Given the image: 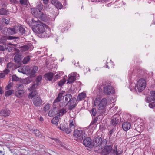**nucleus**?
Masks as SVG:
<instances>
[{"label":"nucleus","instance_id":"nucleus-54","mask_svg":"<svg viewBox=\"0 0 155 155\" xmlns=\"http://www.w3.org/2000/svg\"><path fill=\"white\" fill-rule=\"evenodd\" d=\"M12 87V85L11 84H9L6 87L5 89L7 90H10Z\"/></svg>","mask_w":155,"mask_h":155},{"label":"nucleus","instance_id":"nucleus-24","mask_svg":"<svg viewBox=\"0 0 155 155\" xmlns=\"http://www.w3.org/2000/svg\"><path fill=\"white\" fill-rule=\"evenodd\" d=\"M76 76V74L74 73L73 75L70 76L68 79V83L71 84L73 82L76 80L75 77Z\"/></svg>","mask_w":155,"mask_h":155},{"label":"nucleus","instance_id":"nucleus-55","mask_svg":"<svg viewBox=\"0 0 155 155\" xmlns=\"http://www.w3.org/2000/svg\"><path fill=\"white\" fill-rule=\"evenodd\" d=\"M97 119L96 118H94L91 123L90 125H92L95 124L97 123Z\"/></svg>","mask_w":155,"mask_h":155},{"label":"nucleus","instance_id":"nucleus-33","mask_svg":"<svg viewBox=\"0 0 155 155\" xmlns=\"http://www.w3.org/2000/svg\"><path fill=\"white\" fill-rule=\"evenodd\" d=\"M9 71L8 69H5L2 72L0 73V78H4L5 75L7 74Z\"/></svg>","mask_w":155,"mask_h":155},{"label":"nucleus","instance_id":"nucleus-38","mask_svg":"<svg viewBox=\"0 0 155 155\" xmlns=\"http://www.w3.org/2000/svg\"><path fill=\"white\" fill-rule=\"evenodd\" d=\"M1 23L2 25H8L9 23V21L5 18H3L1 20Z\"/></svg>","mask_w":155,"mask_h":155},{"label":"nucleus","instance_id":"nucleus-8","mask_svg":"<svg viewBox=\"0 0 155 155\" xmlns=\"http://www.w3.org/2000/svg\"><path fill=\"white\" fill-rule=\"evenodd\" d=\"M104 93L107 95L114 93V91L113 87L110 85V83L106 85L104 88Z\"/></svg>","mask_w":155,"mask_h":155},{"label":"nucleus","instance_id":"nucleus-16","mask_svg":"<svg viewBox=\"0 0 155 155\" xmlns=\"http://www.w3.org/2000/svg\"><path fill=\"white\" fill-rule=\"evenodd\" d=\"M38 69V68L37 66H34L32 68L27 70V74L30 75V76L33 77L35 76V74Z\"/></svg>","mask_w":155,"mask_h":155},{"label":"nucleus","instance_id":"nucleus-22","mask_svg":"<svg viewBox=\"0 0 155 155\" xmlns=\"http://www.w3.org/2000/svg\"><path fill=\"white\" fill-rule=\"evenodd\" d=\"M16 91L15 92V95L18 98H21L24 94L25 91Z\"/></svg>","mask_w":155,"mask_h":155},{"label":"nucleus","instance_id":"nucleus-17","mask_svg":"<svg viewBox=\"0 0 155 155\" xmlns=\"http://www.w3.org/2000/svg\"><path fill=\"white\" fill-rule=\"evenodd\" d=\"M58 108L56 107L53 108L49 112L48 115L50 117H52L55 115H58Z\"/></svg>","mask_w":155,"mask_h":155},{"label":"nucleus","instance_id":"nucleus-44","mask_svg":"<svg viewBox=\"0 0 155 155\" xmlns=\"http://www.w3.org/2000/svg\"><path fill=\"white\" fill-rule=\"evenodd\" d=\"M18 37H15L13 36H9L7 37V39L8 40H13L14 41H15L16 39H18Z\"/></svg>","mask_w":155,"mask_h":155},{"label":"nucleus","instance_id":"nucleus-20","mask_svg":"<svg viewBox=\"0 0 155 155\" xmlns=\"http://www.w3.org/2000/svg\"><path fill=\"white\" fill-rule=\"evenodd\" d=\"M122 128L125 131H127L130 129L131 127L130 124L127 122L123 123L122 125Z\"/></svg>","mask_w":155,"mask_h":155},{"label":"nucleus","instance_id":"nucleus-63","mask_svg":"<svg viewBox=\"0 0 155 155\" xmlns=\"http://www.w3.org/2000/svg\"><path fill=\"white\" fill-rule=\"evenodd\" d=\"M12 65V64L11 63H9L7 64V67L8 68H10L11 67Z\"/></svg>","mask_w":155,"mask_h":155},{"label":"nucleus","instance_id":"nucleus-34","mask_svg":"<svg viewBox=\"0 0 155 155\" xmlns=\"http://www.w3.org/2000/svg\"><path fill=\"white\" fill-rule=\"evenodd\" d=\"M63 97L65 99V102L68 103L69 102V101H70V99L72 98V97L71 95L69 94H66L65 96H64Z\"/></svg>","mask_w":155,"mask_h":155},{"label":"nucleus","instance_id":"nucleus-6","mask_svg":"<svg viewBox=\"0 0 155 155\" xmlns=\"http://www.w3.org/2000/svg\"><path fill=\"white\" fill-rule=\"evenodd\" d=\"M146 83L143 79H140L137 81L136 87L139 92H141L146 87Z\"/></svg>","mask_w":155,"mask_h":155},{"label":"nucleus","instance_id":"nucleus-7","mask_svg":"<svg viewBox=\"0 0 155 155\" xmlns=\"http://www.w3.org/2000/svg\"><path fill=\"white\" fill-rule=\"evenodd\" d=\"M107 141L106 139L102 140L101 137H98L95 138L94 142L93 143L96 147L99 146H102V145H106L107 144Z\"/></svg>","mask_w":155,"mask_h":155},{"label":"nucleus","instance_id":"nucleus-47","mask_svg":"<svg viewBox=\"0 0 155 155\" xmlns=\"http://www.w3.org/2000/svg\"><path fill=\"white\" fill-rule=\"evenodd\" d=\"M20 58L18 56L16 55L14 57V61L17 63H18L20 62Z\"/></svg>","mask_w":155,"mask_h":155},{"label":"nucleus","instance_id":"nucleus-42","mask_svg":"<svg viewBox=\"0 0 155 155\" xmlns=\"http://www.w3.org/2000/svg\"><path fill=\"white\" fill-rule=\"evenodd\" d=\"M7 11L3 8L0 9V15H6L7 13Z\"/></svg>","mask_w":155,"mask_h":155},{"label":"nucleus","instance_id":"nucleus-50","mask_svg":"<svg viewBox=\"0 0 155 155\" xmlns=\"http://www.w3.org/2000/svg\"><path fill=\"white\" fill-rule=\"evenodd\" d=\"M96 110L95 108H93L91 111V113L93 116H95L96 114Z\"/></svg>","mask_w":155,"mask_h":155},{"label":"nucleus","instance_id":"nucleus-57","mask_svg":"<svg viewBox=\"0 0 155 155\" xmlns=\"http://www.w3.org/2000/svg\"><path fill=\"white\" fill-rule=\"evenodd\" d=\"M10 2L11 3H18V1L16 0H9Z\"/></svg>","mask_w":155,"mask_h":155},{"label":"nucleus","instance_id":"nucleus-35","mask_svg":"<svg viewBox=\"0 0 155 155\" xmlns=\"http://www.w3.org/2000/svg\"><path fill=\"white\" fill-rule=\"evenodd\" d=\"M30 47L28 45H25L22 46H21L20 48L21 50L23 52H25L28 51Z\"/></svg>","mask_w":155,"mask_h":155},{"label":"nucleus","instance_id":"nucleus-28","mask_svg":"<svg viewBox=\"0 0 155 155\" xmlns=\"http://www.w3.org/2000/svg\"><path fill=\"white\" fill-rule=\"evenodd\" d=\"M58 128L61 130L65 131L68 134L70 133H69L67 132V131H69V130H68V128L65 126L63 124H62L60 126H58Z\"/></svg>","mask_w":155,"mask_h":155},{"label":"nucleus","instance_id":"nucleus-49","mask_svg":"<svg viewBox=\"0 0 155 155\" xmlns=\"http://www.w3.org/2000/svg\"><path fill=\"white\" fill-rule=\"evenodd\" d=\"M50 107V104H47L45 105L43 108V110L45 112L47 111L49 109Z\"/></svg>","mask_w":155,"mask_h":155},{"label":"nucleus","instance_id":"nucleus-59","mask_svg":"<svg viewBox=\"0 0 155 155\" xmlns=\"http://www.w3.org/2000/svg\"><path fill=\"white\" fill-rule=\"evenodd\" d=\"M112 153L113 154H116V153L118 152V151H117V150H116V149H112Z\"/></svg>","mask_w":155,"mask_h":155},{"label":"nucleus","instance_id":"nucleus-12","mask_svg":"<svg viewBox=\"0 0 155 155\" xmlns=\"http://www.w3.org/2000/svg\"><path fill=\"white\" fill-rule=\"evenodd\" d=\"M112 150V146L106 145L104 146V148L102 150L101 152L102 155H107L109 154Z\"/></svg>","mask_w":155,"mask_h":155},{"label":"nucleus","instance_id":"nucleus-31","mask_svg":"<svg viewBox=\"0 0 155 155\" xmlns=\"http://www.w3.org/2000/svg\"><path fill=\"white\" fill-rule=\"evenodd\" d=\"M45 76L46 79L50 81L52 80L53 77V74L52 73H49L45 74Z\"/></svg>","mask_w":155,"mask_h":155},{"label":"nucleus","instance_id":"nucleus-27","mask_svg":"<svg viewBox=\"0 0 155 155\" xmlns=\"http://www.w3.org/2000/svg\"><path fill=\"white\" fill-rule=\"evenodd\" d=\"M60 118L59 116L57 115L54 117L51 120V123L52 124L57 126L58 124V122H59V118Z\"/></svg>","mask_w":155,"mask_h":155},{"label":"nucleus","instance_id":"nucleus-36","mask_svg":"<svg viewBox=\"0 0 155 155\" xmlns=\"http://www.w3.org/2000/svg\"><path fill=\"white\" fill-rule=\"evenodd\" d=\"M18 71L21 73L23 74L27 73V70H26L25 67H21L19 68L18 69Z\"/></svg>","mask_w":155,"mask_h":155},{"label":"nucleus","instance_id":"nucleus-45","mask_svg":"<svg viewBox=\"0 0 155 155\" xmlns=\"http://www.w3.org/2000/svg\"><path fill=\"white\" fill-rule=\"evenodd\" d=\"M66 81V80L65 78L61 80L58 82V84L59 86H62L64 84H65Z\"/></svg>","mask_w":155,"mask_h":155},{"label":"nucleus","instance_id":"nucleus-2","mask_svg":"<svg viewBox=\"0 0 155 155\" xmlns=\"http://www.w3.org/2000/svg\"><path fill=\"white\" fill-rule=\"evenodd\" d=\"M107 100L106 98H103L101 101L99 98H96L94 101V104L95 106H98V109L99 110H102L101 114L105 115L107 114L105 107L107 103Z\"/></svg>","mask_w":155,"mask_h":155},{"label":"nucleus","instance_id":"nucleus-62","mask_svg":"<svg viewBox=\"0 0 155 155\" xmlns=\"http://www.w3.org/2000/svg\"><path fill=\"white\" fill-rule=\"evenodd\" d=\"M4 93V91L2 89V87H0V94L2 95Z\"/></svg>","mask_w":155,"mask_h":155},{"label":"nucleus","instance_id":"nucleus-23","mask_svg":"<svg viewBox=\"0 0 155 155\" xmlns=\"http://www.w3.org/2000/svg\"><path fill=\"white\" fill-rule=\"evenodd\" d=\"M16 91H25L24 85L22 84H18L16 86Z\"/></svg>","mask_w":155,"mask_h":155},{"label":"nucleus","instance_id":"nucleus-10","mask_svg":"<svg viewBox=\"0 0 155 155\" xmlns=\"http://www.w3.org/2000/svg\"><path fill=\"white\" fill-rule=\"evenodd\" d=\"M34 105L36 107L40 106L42 104V100L38 95L35 96L33 100Z\"/></svg>","mask_w":155,"mask_h":155},{"label":"nucleus","instance_id":"nucleus-58","mask_svg":"<svg viewBox=\"0 0 155 155\" xmlns=\"http://www.w3.org/2000/svg\"><path fill=\"white\" fill-rule=\"evenodd\" d=\"M114 130V128H113L111 130H110V131H109V132L108 133V135H110V136H111V135H112V133L113 132V131Z\"/></svg>","mask_w":155,"mask_h":155},{"label":"nucleus","instance_id":"nucleus-60","mask_svg":"<svg viewBox=\"0 0 155 155\" xmlns=\"http://www.w3.org/2000/svg\"><path fill=\"white\" fill-rule=\"evenodd\" d=\"M4 60V58L0 57V65L2 64V61Z\"/></svg>","mask_w":155,"mask_h":155},{"label":"nucleus","instance_id":"nucleus-61","mask_svg":"<svg viewBox=\"0 0 155 155\" xmlns=\"http://www.w3.org/2000/svg\"><path fill=\"white\" fill-rule=\"evenodd\" d=\"M55 140L57 141L56 142L57 143H58V144L61 145V146L63 147H64V145H62V143L61 142L59 141L58 139H56Z\"/></svg>","mask_w":155,"mask_h":155},{"label":"nucleus","instance_id":"nucleus-51","mask_svg":"<svg viewBox=\"0 0 155 155\" xmlns=\"http://www.w3.org/2000/svg\"><path fill=\"white\" fill-rule=\"evenodd\" d=\"M5 46H6V48H5V49L6 50L8 51L9 52H10L12 51V47H11L8 46V45H6Z\"/></svg>","mask_w":155,"mask_h":155},{"label":"nucleus","instance_id":"nucleus-9","mask_svg":"<svg viewBox=\"0 0 155 155\" xmlns=\"http://www.w3.org/2000/svg\"><path fill=\"white\" fill-rule=\"evenodd\" d=\"M69 125L68 128L69 131H67L68 133H71L73 130H74L76 126L75 120L74 118L71 117L69 121Z\"/></svg>","mask_w":155,"mask_h":155},{"label":"nucleus","instance_id":"nucleus-37","mask_svg":"<svg viewBox=\"0 0 155 155\" xmlns=\"http://www.w3.org/2000/svg\"><path fill=\"white\" fill-rule=\"evenodd\" d=\"M14 92V90L12 89L8 90L6 91L5 93V95L6 97H8L12 94Z\"/></svg>","mask_w":155,"mask_h":155},{"label":"nucleus","instance_id":"nucleus-40","mask_svg":"<svg viewBox=\"0 0 155 155\" xmlns=\"http://www.w3.org/2000/svg\"><path fill=\"white\" fill-rule=\"evenodd\" d=\"M30 59V56H27L25 57L22 61L23 64H27L29 61Z\"/></svg>","mask_w":155,"mask_h":155},{"label":"nucleus","instance_id":"nucleus-26","mask_svg":"<svg viewBox=\"0 0 155 155\" xmlns=\"http://www.w3.org/2000/svg\"><path fill=\"white\" fill-rule=\"evenodd\" d=\"M86 97V94L84 92H82L79 94L77 97L78 101H80L84 99Z\"/></svg>","mask_w":155,"mask_h":155},{"label":"nucleus","instance_id":"nucleus-1","mask_svg":"<svg viewBox=\"0 0 155 155\" xmlns=\"http://www.w3.org/2000/svg\"><path fill=\"white\" fill-rule=\"evenodd\" d=\"M31 10L32 14L35 17L32 19V21L33 23L36 24L41 23L38 18L44 22H46L48 20L47 15L44 14L41 11H38L36 8H31Z\"/></svg>","mask_w":155,"mask_h":155},{"label":"nucleus","instance_id":"nucleus-56","mask_svg":"<svg viewBox=\"0 0 155 155\" xmlns=\"http://www.w3.org/2000/svg\"><path fill=\"white\" fill-rule=\"evenodd\" d=\"M64 93V91H62L61 93H60L59 94L58 96V97L60 99L62 98L63 96V94Z\"/></svg>","mask_w":155,"mask_h":155},{"label":"nucleus","instance_id":"nucleus-39","mask_svg":"<svg viewBox=\"0 0 155 155\" xmlns=\"http://www.w3.org/2000/svg\"><path fill=\"white\" fill-rule=\"evenodd\" d=\"M36 7L38 11H41L43 9V6L41 3L39 2L37 3Z\"/></svg>","mask_w":155,"mask_h":155},{"label":"nucleus","instance_id":"nucleus-18","mask_svg":"<svg viewBox=\"0 0 155 155\" xmlns=\"http://www.w3.org/2000/svg\"><path fill=\"white\" fill-rule=\"evenodd\" d=\"M51 2L52 4L54 5L57 8L61 9L62 8V4L58 0H52Z\"/></svg>","mask_w":155,"mask_h":155},{"label":"nucleus","instance_id":"nucleus-19","mask_svg":"<svg viewBox=\"0 0 155 155\" xmlns=\"http://www.w3.org/2000/svg\"><path fill=\"white\" fill-rule=\"evenodd\" d=\"M10 113V110L7 108L2 109L0 112L1 115L4 117L8 116Z\"/></svg>","mask_w":155,"mask_h":155},{"label":"nucleus","instance_id":"nucleus-11","mask_svg":"<svg viewBox=\"0 0 155 155\" xmlns=\"http://www.w3.org/2000/svg\"><path fill=\"white\" fill-rule=\"evenodd\" d=\"M83 144L85 146L89 148H92L94 146L93 143L89 137L86 138L83 140Z\"/></svg>","mask_w":155,"mask_h":155},{"label":"nucleus","instance_id":"nucleus-64","mask_svg":"<svg viewBox=\"0 0 155 155\" xmlns=\"http://www.w3.org/2000/svg\"><path fill=\"white\" fill-rule=\"evenodd\" d=\"M61 76V74L60 73H58L55 76V78H58V77H59Z\"/></svg>","mask_w":155,"mask_h":155},{"label":"nucleus","instance_id":"nucleus-25","mask_svg":"<svg viewBox=\"0 0 155 155\" xmlns=\"http://www.w3.org/2000/svg\"><path fill=\"white\" fill-rule=\"evenodd\" d=\"M34 133L35 135L36 136L42 139H44L45 137L43 135L41 134L40 131L37 129H35L34 130Z\"/></svg>","mask_w":155,"mask_h":155},{"label":"nucleus","instance_id":"nucleus-30","mask_svg":"<svg viewBox=\"0 0 155 155\" xmlns=\"http://www.w3.org/2000/svg\"><path fill=\"white\" fill-rule=\"evenodd\" d=\"M42 79V76L41 75H39L37 77L35 80L37 86H39L41 83Z\"/></svg>","mask_w":155,"mask_h":155},{"label":"nucleus","instance_id":"nucleus-13","mask_svg":"<svg viewBox=\"0 0 155 155\" xmlns=\"http://www.w3.org/2000/svg\"><path fill=\"white\" fill-rule=\"evenodd\" d=\"M77 99L75 97L72 98L70 99L69 102L68 103V109L71 110L74 108L77 105Z\"/></svg>","mask_w":155,"mask_h":155},{"label":"nucleus","instance_id":"nucleus-29","mask_svg":"<svg viewBox=\"0 0 155 155\" xmlns=\"http://www.w3.org/2000/svg\"><path fill=\"white\" fill-rule=\"evenodd\" d=\"M37 92L36 91H33L30 92L28 95V98L29 99L34 98L35 96H38L37 95Z\"/></svg>","mask_w":155,"mask_h":155},{"label":"nucleus","instance_id":"nucleus-43","mask_svg":"<svg viewBox=\"0 0 155 155\" xmlns=\"http://www.w3.org/2000/svg\"><path fill=\"white\" fill-rule=\"evenodd\" d=\"M38 86H37V84H33L31 86H30V87L28 88V90L30 91H31L32 90H34Z\"/></svg>","mask_w":155,"mask_h":155},{"label":"nucleus","instance_id":"nucleus-41","mask_svg":"<svg viewBox=\"0 0 155 155\" xmlns=\"http://www.w3.org/2000/svg\"><path fill=\"white\" fill-rule=\"evenodd\" d=\"M20 3L22 5L27 6L29 2L28 0H20Z\"/></svg>","mask_w":155,"mask_h":155},{"label":"nucleus","instance_id":"nucleus-15","mask_svg":"<svg viewBox=\"0 0 155 155\" xmlns=\"http://www.w3.org/2000/svg\"><path fill=\"white\" fill-rule=\"evenodd\" d=\"M38 69V68L37 66H34L32 68L27 70V74L30 75V76L33 77L35 76V74Z\"/></svg>","mask_w":155,"mask_h":155},{"label":"nucleus","instance_id":"nucleus-48","mask_svg":"<svg viewBox=\"0 0 155 155\" xmlns=\"http://www.w3.org/2000/svg\"><path fill=\"white\" fill-rule=\"evenodd\" d=\"M61 99L57 97L55 100L54 102L53 103V104L54 106H56L57 105V103L58 104V102L60 101Z\"/></svg>","mask_w":155,"mask_h":155},{"label":"nucleus","instance_id":"nucleus-5","mask_svg":"<svg viewBox=\"0 0 155 155\" xmlns=\"http://www.w3.org/2000/svg\"><path fill=\"white\" fill-rule=\"evenodd\" d=\"M73 135L76 137H79V139L81 140H83L87 136V134L84 131L81 130L77 129L74 130Z\"/></svg>","mask_w":155,"mask_h":155},{"label":"nucleus","instance_id":"nucleus-14","mask_svg":"<svg viewBox=\"0 0 155 155\" xmlns=\"http://www.w3.org/2000/svg\"><path fill=\"white\" fill-rule=\"evenodd\" d=\"M120 116L117 115H114L111 118V124L112 125L115 126L119 121Z\"/></svg>","mask_w":155,"mask_h":155},{"label":"nucleus","instance_id":"nucleus-21","mask_svg":"<svg viewBox=\"0 0 155 155\" xmlns=\"http://www.w3.org/2000/svg\"><path fill=\"white\" fill-rule=\"evenodd\" d=\"M66 108V107H64L62 109L58 110V116H59L60 117L61 115L62 116L67 112Z\"/></svg>","mask_w":155,"mask_h":155},{"label":"nucleus","instance_id":"nucleus-4","mask_svg":"<svg viewBox=\"0 0 155 155\" xmlns=\"http://www.w3.org/2000/svg\"><path fill=\"white\" fill-rule=\"evenodd\" d=\"M7 31H11L12 34H18L22 36H26L28 35L25 28L21 25L15 26L12 28H7Z\"/></svg>","mask_w":155,"mask_h":155},{"label":"nucleus","instance_id":"nucleus-46","mask_svg":"<svg viewBox=\"0 0 155 155\" xmlns=\"http://www.w3.org/2000/svg\"><path fill=\"white\" fill-rule=\"evenodd\" d=\"M12 80L13 81H16L19 80V78L15 75H13L12 76Z\"/></svg>","mask_w":155,"mask_h":155},{"label":"nucleus","instance_id":"nucleus-53","mask_svg":"<svg viewBox=\"0 0 155 155\" xmlns=\"http://www.w3.org/2000/svg\"><path fill=\"white\" fill-rule=\"evenodd\" d=\"M6 45H0V51H3L5 50L6 48Z\"/></svg>","mask_w":155,"mask_h":155},{"label":"nucleus","instance_id":"nucleus-52","mask_svg":"<svg viewBox=\"0 0 155 155\" xmlns=\"http://www.w3.org/2000/svg\"><path fill=\"white\" fill-rule=\"evenodd\" d=\"M149 107L151 108H153L155 107V102H152L149 104Z\"/></svg>","mask_w":155,"mask_h":155},{"label":"nucleus","instance_id":"nucleus-32","mask_svg":"<svg viewBox=\"0 0 155 155\" xmlns=\"http://www.w3.org/2000/svg\"><path fill=\"white\" fill-rule=\"evenodd\" d=\"M151 95L148 97V99H150L151 101H155V91H152L150 92Z\"/></svg>","mask_w":155,"mask_h":155},{"label":"nucleus","instance_id":"nucleus-3","mask_svg":"<svg viewBox=\"0 0 155 155\" xmlns=\"http://www.w3.org/2000/svg\"><path fill=\"white\" fill-rule=\"evenodd\" d=\"M33 31L36 34H38V35L39 37L41 38L48 37L49 35L45 31V29L43 24L37 23Z\"/></svg>","mask_w":155,"mask_h":155}]
</instances>
